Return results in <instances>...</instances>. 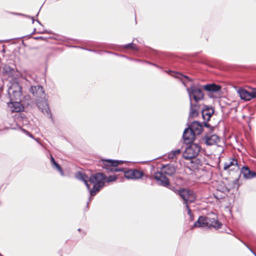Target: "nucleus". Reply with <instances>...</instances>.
Returning a JSON list of instances; mask_svg holds the SVG:
<instances>
[{
  "instance_id": "a211bd4d",
  "label": "nucleus",
  "mask_w": 256,
  "mask_h": 256,
  "mask_svg": "<svg viewBox=\"0 0 256 256\" xmlns=\"http://www.w3.org/2000/svg\"><path fill=\"white\" fill-rule=\"evenodd\" d=\"M162 172L164 174L172 176L175 173L176 168L172 165L166 164L162 166Z\"/></svg>"
},
{
  "instance_id": "39448f33",
  "label": "nucleus",
  "mask_w": 256,
  "mask_h": 256,
  "mask_svg": "<svg viewBox=\"0 0 256 256\" xmlns=\"http://www.w3.org/2000/svg\"><path fill=\"white\" fill-rule=\"evenodd\" d=\"M202 86L200 85H192L190 88H186L188 94L190 102L198 103L204 98V94L202 92Z\"/></svg>"
},
{
  "instance_id": "dca6fc26",
  "label": "nucleus",
  "mask_w": 256,
  "mask_h": 256,
  "mask_svg": "<svg viewBox=\"0 0 256 256\" xmlns=\"http://www.w3.org/2000/svg\"><path fill=\"white\" fill-rule=\"evenodd\" d=\"M204 108H202L201 112L202 118L205 122H208L214 112L212 108L204 106Z\"/></svg>"
},
{
  "instance_id": "f704fd0d",
  "label": "nucleus",
  "mask_w": 256,
  "mask_h": 256,
  "mask_svg": "<svg viewBox=\"0 0 256 256\" xmlns=\"http://www.w3.org/2000/svg\"><path fill=\"white\" fill-rule=\"evenodd\" d=\"M36 22H38L39 24H40V22H39V20H36Z\"/></svg>"
},
{
  "instance_id": "7c9ffc66",
  "label": "nucleus",
  "mask_w": 256,
  "mask_h": 256,
  "mask_svg": "<svg viewBox=\"0 0 256 256\" xmlns=\"http://www.w3.org/2000/svg\"><path fill=\"white\" fill-rule=\"evenodd\" d=\"M181 76H182V77H184V78H186L188 79V76H186L181 75Z\"/></svg>"
},
{
  "instance_id": "b1692460",
  "label": "nucleus",
  "mask_w": 256,
  "mask_h": 256,
  "mask_svg": "<svg viewBox=\"0 0 256 256\" xmlns=\"http://www.w3.org/2000/svg\"><path fill=\"white\" fill-rule=\"evenodd\" d=\"M181 152V150L180 149L176 150H172L168 154V158L170 159L174 158L178 154H180Z\"/></svg>"
},
{
  "instance_id": "412c9836",
  "label": "nucleus",
  "mask_w": 256,
  "mask_h": 256,
  "mask_svg": "<svg viewBox=\"0 0 256 256\" xmlns=\"http://www.w3.org/2000/svg\"><path fill=\"white\" fill-rule=\"evenodd\" d=\"M76 177L77 179L82 180L84 182V184L87 187L88 190H90V185L88 184V180H87V176L82 173V172H78L76 176Z\"/></svg>"
},
{
  "instance_id": "1a4fd4ad",
  "label": "nucleus",
  "mask_w": 256,
  "mask_h": 256,
  "mask_svg": "<svg viewBox=\"0 0 256 256\" xmlns=\"http://www.w3.org/2000/svg\"><path fill=\"white\" fill-rule=\"evenodd\" d=\"M240 98L245 100H250L253 98H256V88L252 89L251 92L240 88L238 91Z\"/></svg>"
},
{
  "instance_id": "473e14b6",
  "label": "nucleus",
  "mask_w": 256,
  "mask_h": 256,
  "mask_svg": "<svg viewBox=\"0 0 256 256\" xmlns=\"http://www.w3.org/2000/svg\"><path fill=\"white\" fill-rule=\"evenodd\" d=\"M32 22H34V18L33 17H32Z\"/></svg>"
},
{
  "instance_id": "f257e3e1",
  "label": "nucleus",
  "mask_w": 256,
  "mask_h": 256,
  "mask_svg": "<svg viewBox=\"0 0 256 256\" xmlns=\"http://www.w3.org/2000/svg\"><path fill=\"white\" fill-rule=\"evenodd\" d=\"M30 92L34 95L36 96L38 98L36 100V103L38 108L44 114H46L48 117H52L50 109L45 100V94L44 88L40 86H32Z\"/></svg>"
},
{
  "instance_id": "4468645a",
  "label": "nucleus",
  "mask_w": 256,
  "mask_h": 256,
  "mask_svg": "<svg viewBox=\"0 0 256 256\" xmlns=\"http://www.w3.org/2000/svg\"><path fill=\"white\" fill-rule=\"evenodd\" d=\"M196 134L188 126L184 132L183 138L185 143L190 144L193 142L196 138Z\"/></svg>"
},
{
  "instance_id": "393cba45",
  "label": "nucleus",
  "mask_w": 256,
  "mask_h": 256,
  "mask_svg": "<svg viewBox=\"0 0 256 256\" xmlns=\"http://www.w3.org/2000/svg\"><path fill=\"white\" fill-rule=\"evenodd\" d=\"M52 166V168L56 169L60 173L61 176H64V173L61 166L56 162L53 163Z\"/></svg>"
},
{
  "instance_id": "a878e982",
  "label": "nucleus",
  "mask_w": 256,
  "mask_h": 256,
  "mask_svg": "<svg viewBox=\"0 0 256 256\" xmlns=\"http://www.w3.org/2000/svg\"><path fill=\"white\" fill-rule=\"evenodd\" d=\"M117 179V177L116 176H110L108 177H106L105 182H112L115 181Z\"/></svg>"
},
{
  "instance_id": "20e7f679",
  "label": "nucleus",
  "mask_w": 256,
  "mask_h": 256,
  "mask_svg": "<svg viewBox=\"0 0 256 256\" xmlns=\"http://www.w3.org/2000/svg\"><path fill=\"white\" fill-rule=\"evenodd\" d=\"M221 222H218L216 216L214 214L208 217L200 216L194 224V226L198 228L212 227L216 229H218L221 228Z\"/></svg>"
},
{
  "instance_id": "2f4dec72",
  "label": "nucleus",
  "mask_w": 256,
  "mask_h": 256,
  "mask_svg": "<svg viewBox=\"0 0 256 256\" xmlns=\"http://www.w3.org/2000/svg\"><path fill=\"white\" fill-rule=\"evenodd\" d=\"M41 38H42L41 37H37V38H35V39L38 40V39Z\"/></svg>"
},
{
  "instance_id": "0eeeda50",
  "label": "nucleus",
  "mask_w": 256,
  "mask_h": 256,
  "mask_svg": "<svg viewBox=\"0 0 256 256\" xmlns=\"http://www.w3.org/2000/svg\"><path fill=\"white\" fill-rule=\"evenodd\" d=\"M180 196L184 200L186 206L188 210V214L191 217V210L188 206V202H192L196 199V195L192 191L182 189L179 190Z\"/></svg>"
},
{
  "instance_id": "f8f14e48",
  "label": "nucleus",
  "mask_w": 256,
  "mask_h": 256,
  "mask_svg": "<svg viewBox=\"0 0 256 256\" xmlns=\"http://www.w3.org/2000/svg\"><path fill=\"white\" fill-rule=\"evenodd\" d=\"M154 178L159 185L163 186H167L170 184L168 179L162 172H156L154 175Z\"/></svg>"
},
{
  "instance_id": "423d86ee",
  "label": "nucleus",
  "mask_w": 256,
  "mask_h": 256,
  "mask_svg": "<svg viewBox=\"0 0 256 256\" xmlns=\"http://www.w3.org/2000/svg\"><path fill=\"white\" fill-rule=\"evenodd\" d=\"M8 92L10 101L21 100L22 87L17 82H10Z\"/></svg>"
},
{
  "instance_id": "9b49d317",
  "label": "nucleus",
  "mask_w": 256,
  "mask_h": 256,
  "mask_svg": "<svg viewBox=\"0 0 256 256\" xmlns=\"http://www.w3.org/2000/svg\"><path fill=\"white\" fill-rule=\"evenodd\" d=\"M224 169L229 171L238 172L240 170V166L237 160L235 158H230L228 162L224 163Z\"/></svg>"
},
{
  "instance_id": "9d476101",
  "label": "nucleus",
  "mask_w": 256,
  "mask_h": 256,
  "mask_svg": "<svg viewBox=\"0 0 256 256\" xmlns=\"http://www.w3.org/2000/svg\"><path fill=\"white\" fill-rule=\"evenodd\" d=\"M201 110V105L199 104V103L194 102H190L188 118H192L197 117Z\"/></svg>"
},
{
  "instance_id": "6e6552de",
  "label": "nucleus",
  "mask_w": 256,
  "mask_h": 256,
  "mask_svg": "<svg viewBox=\"0 0 256 256\" xmlns=\"http://www.w3.org/2000/svg\"><path fill=\"white\" fill-rule=\"evenodd\" d=\"M200 150V146L198 144L192 143L186 148L183 156L186 160L194 158L198 155Z\"/></svg>"
},
{
  "instance_id": "4be33fe9",
  "label": "nucleus",
  "mask_w": 256,
  "mask_h": 256,
  "mask_svg": "<svg viewBox=\"0 0 256 256\" xmlns=\"http://www.w3.org/2000/svg\"><path fill=\"white\" fill-rule=\"evenodd\" d=\"M15 72V68L14 66H11L9 65H4L3 68V72L8 74V76H12Z\"/></svg>"
},
{
  "instance_id": "ddd939ff",
  "label": "nucleus",
  "mask_w": 256,
  "mask_h": 256,
  "mask_svg": "<svg viewBox=\"0 0 256 256\" xmlns=\"http://www.w3.org/2000/svg\"><path fill=\"white\" fill-rule=\"evenodd\" d=\"M205 144L208 146L216 144L220 142V138L216 134H206L204 137Z\"/></svg>"
},
{
  "instance_id": "f3484780",
  "label": "nucleus",
  "mask_w": 256,
  "mask_h": 256,
  "mask_svg": "<svg viewBox=\"0 0 256 256\" xmlns=\"http://www.w3.org/2000/svg\"><path fill=\"white\" fill-rule=\"evenodd\" d=\"M188 126L196 135L200 134L203 131V126L198 121L193 122Z\"/></svg>"
},
{
  "instance_id": "aec40b11",
  "label": "nucleus",
  "mask_w": 256,
  "mask_h": 256,
  "mask_svg": "<svg viewBox=\"0 0 256 256\" xmlns=\"http://www.w3.org/2000/svg\"><path fill=\"white\" fill-rule=\"evenodd\" d=\"M202 87L206 90L212 92H218L221 88L220 86L214 84H208Z\"/></svg>"
},
{
  "instance_id": "f03ea898",
  "label": "nucleus",
  "mask_w": 256,
  "mask_h": 256,
  "mask_svg": "<svg viewBox=\"0 0 256 256\" xmlns=\"http://www.w3.org/2000/svg\"><path fill=\"white\" fill-rule=\"evenodd\" d=\"M100 162L102 164V168L108 172H124V177L128 179L133 180L132 170L130 169L124 171V168H116V166L123 162L121 160H113L110 159L102 160Z\"/></svg>"
},
{
  "instance_id": "bb28decb",
  "label": "nucleus",
  "mask_w": 256,
  "mask_h": 256,
  "mask_svg": "<svg viewBox=\"0 0 256 256\" xmlns=\"http://www.w3.org/2000/svg\"><path fill=\"white\" fill-rule=\"evenodd\" d=\"M125 48H131L134 50H137V48L136 44H133L132 43L128 44L125 46Z\"/></svg>"
},
{
  "instance_id": "c85d7f7f",
  "label": "nucleus",
  "mask_w": 256,
  "mask_h": 256,
  "mask_svg": "<svg viewBox=\"0 0 256 256\" xmlns=\"http://www.w3.org/2000/svg\"><path fill=\"white\" fill-rule=\"evenodd\" d=\"M50 162H51V164H52L53 163H54V162H56L54 157L52 156V155L50 154Z\"/></svg>"
},
{
  "instance_id": "6ab92c4d",
  "label": "nucleus",
  "mask_w": 256,
  "mask_h": 256,
  "mask_svg": "<svg viewBox=\"0 0 256 256\" xmlns=\"http://www.w3.org/2000/svg\"><path fill=\"white\" fill-rule=\"evenodd\" d=\"M241 172L243 174L244 176L246 179L252 178L256 176V173L251 171L248 167H243Z\"/></svg>"
},
{
  "instance_id": "72a5a7b5",
  "label": "nucleus",
  "mask_w": 256,
  "mask_h": 256,
  "mask_svg": "<svg viewBox=\"0 0 256 256\" xmlns=\"http://www.w3.org/2000/svg\"><path fill=\"white\" fill-rule=\"evenodd\" d=\"M28 134L30 135V136L31 138H33V136H32V134Z\"/></svg>"
},
{
  "instance_id": "cd10ccee",
  "label": "nucleus",
  "mask_w": 256,
  "mask_h": 256,
  "mask_svg": "<svg viewBox=\"0 0 256 256\" xmlns=\"http://www.w3.org/2000/svg\"><path fill=\"white\" fill-rule=\"evenodd\" d=\"M238 178H236V180H234L233 181V184H234L233 188H236L237 189L238 188L239 184H238Z\"/></svg>"
},
{
  "instance_id": "2eb2a0df",
  "label": "nucleus",
  "mask_w": 256,
  "mask_h": 256,
  "mask_svg": "<svg viewBox=\"0 0 256 256\" xmlns=\"http://www.w3.org/2000/svg\"><path fill=\"white\" fill-rule=\"evenodd\" d=\"M8 106L12 112H20L24 108L21 100H13L8 103Z\"/></svg>"
},
{
  "instance_id": "c756f323",
  "label": "nucleus",
  "mask_w": 256,
  "mask_h": 256,
  "mask_svg": "<svg viewBox=\"0 0 256 256\" xmlns=\"http://www.w3.org/2000/svg\"><path fill=\"white\" fill-rule=\"evenodd\" d=\"M204 126L206 127H208V128H209V127L210 126V125L209 124H208L206 123V122H205V123H204Z\"/></svg>"
},
{
  "instance_id": "7ed1b4c3",
  "label": "nucleus",
  "mask_w": 256,
  "mask_h": 256,
  "mask_svg": "<svg viewBox=\"0 0 256 256\" xmlns=\"http://www.w3.org/2000/svg\"><path fill=\"white\" fill-rule=\"evenodd\" d=\"M106 176L102 173L92 174L88 179V182L93 184V187L90 191V196H94L104 186Z\"/></svg>"
},
{
  "instance_id": "5701e85b",
  "label": "nucleus",
  "mask_w": 256,
  "mask_h": 256,
  "mask_svg": "<svg viewBox=\"0 0 256 256\" xmlns=\"http://www.w3.org/2000/svg\"><path fill=\"white\" fill-rule=\"evenodd\" d=\"M133 180H137L142 178L144 174L142 172L136 169L132 170Z\"/></svg>"
}]
</instances>
